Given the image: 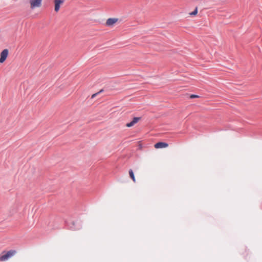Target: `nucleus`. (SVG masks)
I'll return each instance as SVG.
<instances>
[{
	"label": "nucleus",
	"instance_id": "obj_1",
	"mask_svg": "<svg viewBox=\"0 0 262 262\" xmlns=\"http://www.w3.org/2000/svg\"><path fill=\"white\" fill-rule=\"evenodd\" d=\"M16 253V251L15 250H11L7 252H3L0 254V261H4L7 260Z\"/></svg>",
	"mask_w": 262,
	"mask_h": 262
},
{
	"label": "nucleus",
	"instance_id": "obj_2",
	"mask_svg": "<svg viewBox=\"0 0 262 262\" xmlns=\"http://www.w3.org/2000/svg\"><path fill=\"white\" fill-rule=\"evenodd\" d=\"M29 4L31 9L39 8L41 6L42 0H29Z\"/></svg>",
	"mask_w": 262,
	"mask_h": 262
},
{
	"label": "nucleus",
	"instance_id": "obj_3",
	"mask_svg": "<svg viewBox=\"0 0 262 262\" xmlns=\"http://www.w3.org/2000/svg\"><path fill=\"white\" fill-rule=\"evenodd\" d=\"M9 54L8 49H4L2 51L0 54V63H3L7 59Z\"/></svg>",
	"mask_w": 262,
	"mask_h": 262
},
{
	"label": "nucleus",
	"instance_id": "obj_4",
	"mask_svg": "<svg viewBox=\"0 0 262 262\" xmlns=\"http://www.w3.org/2000/svg\"><path fill=\"white\" fill-rule=\"evenodd\" d=\"M54 11L58 12L59 11L61 5L64 3L63 0H54Z\"/></svg>",
	"mask_w": 262,
	"mask_h": 262
},
{
	"label": "nucleus",
	"instance_id": "obj_5",
	"mask_svg": "<svg viewBox=\"0 0 262 262\" xmlns=\"http://www.w3.org/2000/svg\"><path fill=\"white\" fill-rule=\"evenodd\" d=\"M118 21V19L116 18H110L107 19L106 21V25L107 26H113L115 24H116Z\"/></svg>",
	"mask_w": 262,
	"mask_h": 262
},
{
	"label": "nucleus",
	"instance_id": "obj_6",
	"mask_svg": "<svg viewBox=\"0 0 262 262\" xmlns=\"http://www.w3.org/2000/svg\"><path fill=\"white\" fill-rule=\"evenodd\" d=\"M140 117H134L133 120L126 124V126L127 127H130L134 126L136 123H137L139 120H140Z\"/></svg>",
	"mask_w": 262,
	"mask_h": 262
},
{
	"label": "nucleus",
	"instance_id": "obj_7",
	"mask_svg": "<svg viewBox=\"0 0 262 262\" xmlns=\"http://www.w3.org/2000/svg\"><path fill=\"white\" fill-rule=\"evenodd\" d=\"M168 146V144L165 142H158L155 144L154 147L156 148H165Z\"/></svg>",
	"mask_w": 262,
	"mask_h": 262
},
{
	"label": "nucleus",
	"instance_id": "obj_8",
	"mask_svg": "<svg viewBox=\"0 0 262 262\" xmlns=\"http://www.w3.org/2000/svg\"><path fill=\"white\" fill-rule=\"evenodd\" d=\"M129 177L130 178L132 179V180H133V181L135 183L136 182V178H135V175H134V173L133 172V171L132 169H130L129 170Z\"/></svg>",
	"mask_w": 262,
	"mask_h": 262
},
{
	"label": "nucleus",
	"instance_id": "obj_9",
	"mask_svg": "<svg viewBox=\"0 0 262 262\" xmlns=\"http://www.w3.org/2000/svg\"><path fill=\"white\" fill-rule=\"evenodd\" d=\"M198 12V7H195V8L194 10V11H192V12L189 13V15L190 16H196L197 15Z\"/></svg>",
	"mask_w": 262,
	"mask_h": 262
},
{
	"label": "nucleus",
	"instance_id": "obj_10",
	"mask_svg": "<svg viewBox=\"0 0 262 262\" xmlns=\"http://www.w3.org/2000/svg\"><path fill=\"white\" fill-rule=\"evenodd\" d=\"M199 96L194 95V94H192L190 96V98L191 99L196 98H199Z\"/></svg>",
	"mask_w": 262,
	"mask_h": 262
},
{
	"label": "nucleus",
	"instance_id": "obj_11",
	"mask_svg": "<svg viewBox=\"0 0 262 262\" xmlns=\"http://www.w3.org/2000/svg\"><path fill=\"white\" fill-rule=\"evenodd\" d=\"M97 93H95V94L92 95V98H94L97 95Z\"/></svg>",
	"mask_w": 262,
	"mask_h": 262
}]
</instances>
